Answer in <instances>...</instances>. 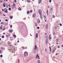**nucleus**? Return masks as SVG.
<instances>
[{"instance_id":"1","label":"nucleus","mask_w":63,"mask_h":63,"mask_svg":"<svg viewBox=\"0 0 63 63\" xmlns=\"http://www.w3.org/2000/svg\"><path fill=\"white\" fill-rule=\"evenodd\" d=\"M48 36H47L46 37V44L47 45L48 43Z\"/></svg>"},{"instance_id":"2","label":"nucleus","mask_w":63,"mask_h":63,"mask_svg":"<svg viewBox=\"0 0 63 63\" xmlns=\"http://www.w3.org/2000/svg\"><path fill=\"white\" fill-rule=\"evenodd\" d=\"M25 57H27L28 55V53L26 52H25L24 53Z\"/></svg>"},{"instance_id":"3","label":"nucleus","mask_w":63,"mask_h":63,"mask_svg":"<svg viewBox=\"0 0 63 63\" xmlns=\"http://www.w3.org/2000/svg\"><path fill=\"white\" fill-rule=\"evenodd\" d=\"M36 58L38 59H38H40V57H39V55H38V54H36Z\"/></svg>"},{"instance_id":"4","label":"nucleus","mask_w":63,"mask_h":63,"mask_svg":"<svg viewBox=\"0 0 63 63\" xmlns=\"http://www.w3.org/2000/svg\"><path fill=\"white\" fill-rule=\"evenodd\" d=\"M7 10V9L5 8L4 9V11H5V12L6 13H8V10Z\"/></svg>"},{"instance_id":"5","label":"nucleus","mask_w":63,"mask_h":63,"mask_svg":"<svg viewBox=\"0 0 63 63\" xmlns=\"http://www.w3.org/2000/svg\"><path fill=\"white\" fill-rule=\"evenodd\" d=\"M52 10H53L52 8H51L50 9V13H51L52 12Z\"/></svg>"},{"instance_id":"6","label":"nucleus","mask_w":63,"mask_h":63,"mask_svg":"<svg viewBox=\"0 0 63 63\" xmlns=\"http://www.w3.org/2000/svg\"><path fill=\"white\" fill-rule=\"evenodd\" d=\"M38 12L39 13H42V10L41 9H39L38 10Z\"/></svg>"},{"instance_id":"7","label":"nucleus","mask_w":63,"mask_h":63,"mask_svg":"<svg viewBox=\"0 0 63 63\" xmlns=\"http://www.w3.org/2000/svg\"><path fill=\"white\" fill-rule=\"evenodd\" d=\"M46 29H47V28H48V24H47L46 25Z\"/></svg>"},{"instance_id":"8","label":"nucleus","mask_w":63,"mask_h":63,"mask_svg":"<svg viewBox=\"0 0 63 63\" xmlns=\"http://www.w3.org/2000/svg\"><path fill=\"white\" fill-rule=\"evenodd\" d=\"M41 2H42V0H39V1L38 3L39 4H40V3H41Z\"/></svg>"},{"instance_id":"9","label":"nucleus","mask_w":63,"mask_h":63,"mask_svg":"<svg viewBox=\"0 0 63 63\" xmlns=\"http://www.w3.org/2000/svg\"><path fill=\"white\" fill-rule=\"evenodd\" d=\"M49 40H51V36L50 35H49Z\"/></svg>"},{"instance_id":"10","label":"nucleus","mask_w":63,"mask_h":63,"mask_svg":"<svg viewBox=\"0 0 63 63\" xmlns=\"http://www.w3.org/2000/svg\"><path fill=\"white\" fill-rule=\"evenodd\" d=\"M37 20V22L38 23H40V19H38Z\"/></svg>"},{"instance_id":"11","label":"nucleus","mask_w":63,"mask_h":63,"mask_svg":"<svg viewBox=\"0 0 63 63\" xmlns=\"http://www.w3.org/2000/svg\"><path fill=\"white\" fill-rule=\"evenodd\" d=\"M11 7L12 9H14V6L13 5H12Z\"/></svg>"},{"instance_id":"12","label":"nucleus","mask_w":63,"mask_h":63,"mask_svg":"<svg viewBox=\"0 0 63 63\" xmlns=\"http://www.w3.org/2000/svg\"><path fill=\"white\" fill-rule=\"evenodd\" d=\"M36 48H37V45H35L34 49H36Z\"/></svg>"},{"instance_id":"13","label":"nucleus","mask_w":63,"mask_h":63,"mask_svg":"<svg viewBox=\"0 0 63 63\" xmlns=\"http://www.w3.org/2000/svg\"><path fill=\"white\" fill-rule=\"evenodd\" d=\"M32 16L33 17H35L36 16V14H33Z\"/></svg>"},{"instance_id":"14","label":"nucleus","mask_w":63,"mask_h":63,"mask_svg":"<svg viewBox=\"0 0 63 63\" xmlns=\"http://www.w3.org/2000/svg\"><path fill=\"white\" fill-rule=\"evenodd\" d=\"M13 32V31L12 30H9V32L10 33H12Z\"/></svg>"},{"instance_id":"15","label":"nucleus","mask_w":63,"mask_h":63,"mask_svg":"<svg viewBox=\"0 0 63 63\" xmlns=\"http://www.w3.org/2000/svg\"><path fill=\"white\" fill-rule=\"evenodd\" d=\"M38 33H36V38H38Z\"/></svg>"},{"instance_id":"16","label":"nucleus","mask_w":63,"mask_h":63,"mask_svg":"<svg viewBox=\"0 0 63 63\" xmlns=\"http://www.w3.org/2000/svg\"><path fill=\"white\" fill-rule=\"evenodd\" d=\"M13 36L15 37V38H16V36L15 34H14L13 35Z\"/></svg>"},{"instance_id":"17","label":"nucleus","mask_w":63,"mask_h":63,"mask_svg":"<svg viewBox=\"0 0 63 63\" xmlns=\"http://www.w3.org/2000/svg\"><path fill=\"white\" fill-rule=\"evenodd\" d=\"M2 26H3V25H2L1 27H0V29H2Z\"/></svg>"},{"instance_id":"18","label":"nucleus","mask_w":63,"mask_h":63,"mask_svg":"<svg viewBox=\"0 0 63 63\" xmlns=\"http://www.w3.org/2000/svg\"><path fill=\"white\" fill-rule=\"evenodd\" d=\"M27 2H28V3L30 2H31V1H30L29 0H27Z\"/></svg>"},{"instance_id":"19","label":"nucleus","mask_w":63,"mask_h":63,"mask_svg":"<svg viewBox=\"0 0 63 63\" xmlns=\"http://www.w3.org/2000/svg\"><path fill=\"white\" fill-rule=\"evenodd\" d=\"M18 9L19 10H20V11H21V8H20V7H19Z\"/></svg>"},{"instance_id":"20","label":"nucleus","mask_w":63,"mask_h":63,"mask_svg":"<svg viewBox=\"0 0 63 63\" xmlns=\"http://www.w3.org/2000/svg\"><path fill=\"white\" fill-rule=\"evenodd\" d=\"M29 13H30V12H29V11H28L27 12V14H29Z\"/></svg>"},{"instance_id":"21","label":"nucleus","mask_w":63,"mask_h":63,"mask_svg":"<svg viewBox=\"0 0 63 63\" xmlns=\"http://www.w3.org/2000/svg\"><path fill=\"white\" fill-rule=\"evenodd\" d=\"M49 48H50V51H51V47L50 46L49 47Z\"/></svg>"},{"instance_id":"22","label":"nucleus","mask_w":63,"mask_h":63,"mask_svg":"<svg viewBox=\"0 0 63 63\" xmlns=\"http://www.w3.org/2000/svg\"><path fill=\"white\" fill-rule=\"evenodd\" d=\"M10 18H11V19H12V18H13V16H10Z\"/></svg>"},{"instance_id":"23","label":"nucleus","mask_w":63,"mask_h":63,"mask_svg":"<svg viewBox=\"0 0 63 63\" xmlns=\"http://www.w3.org/2000/svg\"><path fill=\"white\" fill-rule=\"evenodd\" d=\"M47 16H48V10H47Z\"/></svg>"},{"instance_id":"24","label":"nucleus","mask_w":63,"mask_h":63,"mask_svg":"<svg viewBox=\"0 0 63 63\" xmlns=\"http://www.w3.org/2000/svg\"><path fill=\"white\" fill-rule=\"evenodd\" d=\"M35 26H36V27H37V23H35Z\"/></svg>"},{"instance_id":"25","label":"nucleus","mask_w":63,"mask_h":63,"mask_svg":"<svg viewBox=\"0 0 63 63\" xmlns=\"http://www.w3.org/2000/svg\"><path fill=\"white\" fill-rule=\"evenodd\" d=\"M36 51L35 50H34L33 51V52L34 53H36Z\"/></svg>"},{"instance_id":"26","label":"nucleus","mask_w":63,"mask_h":63,"mask_svg":"<svg viewBox=\"0 0 63 63\" xmlns=\"http://www.w3.org/2000/svg\"><path fill=\"white\" fill-rule=\"evenodd\" d=\"M8 9L9 11H11V8H9Z\"/></svg>"},{"instance_id":"27","label":"nucleus","mask_w":63,"mask_h":63,"mask_svg":"<svg viewBox=\"0 0 63 63\" xmlns=\"http://www.w3.org/2000/svg\"><path fill=\"white\" fill-rule=\"evenodd\" d=\"M40 13V16H42V13Z\"/></svg>"},{"instance_id":"28","label":"nucleus","mask_w":63,"mask_h":63,"mask_svg":"<svg viewBox=\"0 0 63 63\" xmlns=\"http://www.w3.org/2000/svg\"><path fill=\"white\" fill-rule=\"evenodd\" d=\"M53 32V35H55V32Z\"/></svg>"},{"instance_id":"29","label":"nucleus","mask_w":63,"mask_h":63,"mask_svg":"<svg viewBox=\"0 0 63 63\" xmlns=\"http://www.w3.org/2000/svg\"><path fill=\"white\" fill-rule=\"evenodd\" d=\"M2 38H4V36L2 35Z\"/></svg>"},{"instance_id":"30","label":"nucleus","mask_w":63,"mask_h":63,"mask_svg":"<svg viewBox=\"0 0 63 63\" xmlns=\"http://www.w3.org/2000/svg\"><path fill=\"white\" fill-rule=\"evenodd\" d=\"M40 17H41V19H43V17H42V16H40Z\"/></svg>"},{"instance_id":"31","label":"nucleus","mask_w":63,"mask_h":63,"mask_svg":"<svg viewBox=\"0 0 63 63\" xmlns=\"http://www.w3.org/2000/svg\"><path fill=\"white\" fill-rule=\"evenodd\" d=\"M0 57L1 58H2V57H3V56L2 55H0Z\"/></svg>"},{"instance_id":"32","label":"nucleus","mask_w":63,"mask_h":63,"mask_svg":"<svg viewBox=\"0 0 63 63\" xmlns=\"http://www.w3.org/2000/svg\"><path fill=\"white\" fill-rule=\"evenodd\" d=\"M3 7H6V5H5V4H4L3 5Z\"/></svg>"},{"instance_id":"33","label":"nucleus","mask_w":63,"mask_h":63,"mask_svg":"<svg viewBox=\"0 0 63 63\" xmlns=\"http://www.w3.org/2000/svg\"><path fill=\"white\" fill-rule=\"evenodd\" d=\"M0 2H1V3H2V2H3V0H0Z\"/></svg>"},{"instance_id":"34","label":"nucleus","mask_w":63,"mask_h":63,"mask_svg":"<svg viewBox=\"0 0 63 63\" xmlns=\"http://www.w3.org/2000/svg\"><path fill=\"white\" fill-rule=\"evenodd\" d=\"M55 51V49H54L53 50V51H52V52L53 53Z\"/></svg>"},{"instance_id":"35","label":"nucleus","mask_w":63,"mask_h":63,"mask_svg":"<svg viewBox=\"0 0 63 63\" xmlns=\"http://www.w3.org/2000/svg\"><path fill=\"white\" fill-rule=\"evenodd\" d=\"M51 2V0H49V2L50 3Z\"/></svg>"},{"instance_id":"36","label":"nucleus","mask_w":63,"mask_h":63,"mask_svg":"<svg viewBox=\"0 0 63 63\" xmlns=\"http://www.w3.org/2000/svg\"><path fill=\"white\" fill-rule=\"evenodd\" d=\"M9 36H10L8 35H7L6 36V37H9Z\"/></svg>"},{"instance_id":"37","label":"nucleus","mask_w":63,"mask_h":63,"mask_svg":"<svg viewBox=\"0 0 63 63\" xmlns=\"http://www.w3.org/2000/svg\"><path fill=\"white\" fill-rule=\"evenodd\" d=\"M38 63H40V60H38Z\"/></svg>"},{"instance_id":"38","label":"nucleus","mask_w":63,"mask_h":63,"mask_svg":"<svg viewBox=\"0 0 63 63\" xmlns=\"http://www.w3.org/2000/svg\"><path fill=\"white\" fill-rule=\"evenodd\" d=\"M2 11H3V12H4V9H2Z\"/></svg>"},{"instance_id":"39","label":"nucleus","mask_w":63,"mask_h":63,"mask_svg":"<svg viewBox=\"0 0 63 63\" xmlns=\"http://www.w3.org/2000/svg\"><path fill=\"white\" fill-rule=\"evenodd\" d=\"M5 30V27H4L3 29V30Z\"/></svg>"},{"instance_id":"40","label":"nucleus","mask_w":63,"mask_h":63,"mask_svg":"<svg viewBox=\"0 0 63 63\" xmlns=\"http://www.w3.org/2000/svg\"><path fill=\"white\" fill-rule=\"evenodd\" d=\"M18 63H19V62H20V61H19V60L18 59Z\"/></svg>"},{"instance_id":"41","label":"nucleus","mask_w":63,"mask_h":63,"mask_svg":"<svg viewBox=\"0 0 63 63\" xmlns=\"http://www.w3.org/2000/svg\"><path fill=\"white\" fill-rule=\"evenodd\" d=\"M30 12H31V13H32V10H30Z\"/></svg>"},{"instance_id":"42","label":"nucleus","mask_w":63,"mask_h":63,"mask_svg":"<svg viewBox=\"0 0 63 63\" xmlns=\"http://www.w3.org/2000/svg\"><path fill=\"white\" fill-rule=\"evenodd\" d=\"M53 18H55V16H54V15H53Z\"/></svg>"},{"instance_id":"43","label":"nucleus","mask_w":63,"mask_h":63,"mask_svg":"<svg viewBox=\"0 0 63 63\" xmlns=\"http://www.w3.org/2000/svg\"><path fill=\"white\" fill-rule=\"evenodd\" d=\"M8 19H6V20H5V21H8Z\"/></svg>"},{"instance_id":"44","label":"nucleus","mask_w":63,"mask_h":63,"mask_svg":"<svg viewBox=\"0 0 63 63\" xmlns=\"http://www.w3.org/2000/svg\"><path fill=\"white\" fill-rule=\"evenodd\" d=\"M12 25H11L10 26V27L11 28H12Z\"/></svg>"},{"instance_id":"45","label":"nucleus","mask_w":63,"mask_h":63,"mask_svg":"<svg viewBox=\"0 0 63 63\" xmlns=\"http://www.w3.org/2000/svg\"><path fill=\"white\" fill-rule=\"evenodd\" d=\"M0 14H2V12L0 11Z\"/></svg>"},{"instance_id":"46","label":"nucleus","mask_w":63,"mask_h":63,"mask_svg":"<svg viewBox=\"0 0 63 63\" xmlns=\"http://www.w3.org/2000/svg\"><path fill=\"white\" fill-rule=\"evenodd\" d=\"M60 26H62V24H61V23H60Z\"/></svg>"},{"instance_id":"47","label":"nucleus","mask_w":63,"mask_h":63,"mask_svg":"<svg viewBox=\"0 0 63 63\" xmlns=\"http://www.w3.org/2000/svg\"><path fill=\"white\" fill-rule=\"evenodd\" d=\"M3 16H6V15H4V14H3Z\"/></svg>"},{"instance_id":"48","label":"nucleus","mask_w":63,"mask_h":63,"mask_svg":"<svg viewBox=\"0 0 63 63\" xmlns=\"http://www.w3.org/2000/svg\"><path fill=\"white\" fill-rule=\"evenodd\" d=\"M15 3H16V0H15Z\"/></svg>"},{"instance_id":"49","label":"nucleus","mask_w":63,"mask_h":63,"mask_svg":"<svg viewBox=\"0 0 63 63\" xmlns=\"http://www.w3.org/2000/svg\"><path fill=\"white\" fill-rule=\"evenodd\" d=\"M39 28H40L39 27H37V29H39Z\"/></svg>"},{"instance_id":"50","label":"nucleus","mask_w":63,"mask_h":63,"mask_svg":"<svg viewBox=\"0 0 63 63\" xmlns=\"http://www.w3.org/2000/svg\"><path fill=\"white\" fill-rule=\"evenodd\" d=\"M1 53V50H0V53Z\"/></svg>"},{"instance_id":"51","label":"nucleus","mask_w":63,"mask_h":63,"mask_svg":"<svg viewBox=\"0 0 63 63\" xmlns=\"http://www.w3.org/2000/svg\"><path fill=\"white\" fill-rule=\"evenodd\" d=\"M44 17H45V18H46V16H44Z\"/></svg>"},{"instance_id":"52","label":"nucleus","mask_w":63,"mask_h":63,"mask_svg":"<svg viewBox=\"0 0 63 63\" xmlns=\"http://www.w3.org/2000/svg\"><path fill=\"white\" fill-rule=\"evenodd\" d=\"M14 6H15V4H13V5Z\"/></svg>"},{"instance_id":"53","label":"nucleus","mask_w":63,"mask_h":63,"mask_svg":"<svg viewBox=\"0 0 63 63\" xmlns=\"http://www.w3.org/2000/svg\"><path fill=\"white\" fill-rule=\"evenodd\" d=\"M1 24H3V22H2L1 23Z\"/></svg>"},{"instance_id":"54","label":"nucleus","mask_w":63,"mask_h":63,"mask_svg":"<svg viewBox=\"0 0 63 63\" xmlns=\"http://www.w3.org/2000/svg\"><path fill=\"white\" fill-rule=\"evenodd\" d=\"M24 47H22V49H24Z\"/></svg>"},{"instance_id":"55","label":"nucleus","mask_w":63,"mask_h":63,"mask_svg":"<svg viewBox=\"0 0 63 63\" xmlns=\"http://www.w3.org/2000/svg\"><path fill=\"white\" fill-rule=\"evenodd\" d=\"M3 35H5V33H3Z\"/></svg>"},{"instance_id":"56","label":"nucleus","mask_w":63,"mask_h":63,"mask_svg":"<svg viewBox=\"0 0 63 63\" xmlns=\"http://www.w3.org/2000/svg\"><path fill=\"white\" fill-rule=\"evenodd\" d=\"M56 41H57V40H59V39H56Z\"/></svg>"},{"instance_id":"57","label":"nucleus","mask_w":63,"mask_h":63,"mask_svg":"<svg viewBox=\"0 0 63 63\" xmlns=\"http://www.w3.org/2000/svg\"><path fill=\"white\" fill-rule=\"evenodd\" d=\"M58 48H59V46H58Z\"/></svg>"},{"instance_id":"58","label":"nucleus","mask_w":63,"mask_h":63,"mask_svg":"<svg viewBox=\"0 0 63 63\" xmlns=\"http://www.w3.org/2000/svg\"><path fill=\"white\" fill-rule=\"evenodd\" d=\"M56 55H58V53L56 54Z\"/></svg>"},{"instance_id":"59","label":"nucleus","mask_w":63,"mask_h":63,"mask_svg":"<svg viewBox=\"0 0 63 63\" xmlns=\"http://www.w3.org/2000/svg\"><path fill=\"white\" fill-rule=\"evenodd\" d=\"M1 41V39L0 38V41Z\"/></svg>"},{"instance_id":"60","label":"nucleus","mask_w":63,"mask_h":63,"mask_svg":"<svg viewBox=\"0 0 63 63\" xmlns=\"http://www.w3.org/2000/svg\"><path fill=\"white\" fill-rule=\"evenodd\" d=\"M62 47H63V45H62Z\"/></svg>"},{"instance_id":"61","label":"nucleus","mask_w":63,"mask_h":63,"mask_svg":"<svg viewBox=\"0 0 63 63\" xmlns=\"http://www.w3.org/2000/svg\"><path fill=\"white\" fill-rule=\"evenodd\" d=\"M17 42L18 43H19V41H17Z\"/></svg>"},{"instance_id":"62","label":"nucleus","mask_w":63,"mask_h":63,"mask_svg":"<svg viewBox=\"0 0 63 63\" xmlns=\"http://www.w3.org/2000/svg\"><path fill=\"white\" fill-rule=\"evenodd\" d=\"M45 35H47V33H46L45 34Z\"/></svg>"},{"instance_id":"63","label":"nucleus","mask_w":63,"mask_h":63,"mask_svg":"<svg viewBox=\"0 0 63 63\" xmlns=\"http://www.w3.org/2000/svg\"><path fill=\"white\" fill-rule=\"evenodd\" d=\"M48 8H49V6L48 7Z\"/></svg>"},{"instance_id":"64","label":"nucleus","mask_w":63,"mask_h":63,"mask_svg":"<svg viewBox=\"0 0 63 63\" xmlns=\"http://www.w3.org/2000/svg\"><path fill=\"white\" fill-rule=\"evenodd\" d=\"M57 7L58 6V4H57Z\"/></svg>"}]
</instances>
